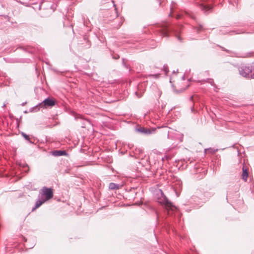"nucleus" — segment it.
I'll return each mask as SVG.
<instances>
[{"mask_svg": "<svg viewBox=\"0 0 254 254\" xmlns=\"http://www.w3.org/2000/svg\"><path fill=\"white\" fill-rule=\"evenodd\" d=\"M56 104V100L53 98L48 97L44 100L38 105L31 108L30 109L31 112H36L39 110L40 108H47L52 107Z\"/></svg>", "mask_w": 254, "mask_h": 254, "instance_id": "nucleus-1", "label": "nucleus"}, {"mask_svg": "<svg viewBox=\"0 0 254 254\" xmlns=\"http://www.w3.org/2000/svg\"><path fill=\"white\" fill-rule=\"evenodd\" d=\"M160 191L161 196L158 198V202L164 206L165 209L168 211V215H170L171 211H175L177 208L167 199L161 190Z\"/></svg>", "mask_w": 254, "mask_h": 254, "instance_id": "nucleus-2", "label": "nucleus"}, {"mask_svg": "<svg viewBox=\"0 0 254 254\" xmlns=\"http://www.w3.org/2000/svg\"><path fill=\"white\" fill-rule=\"evenodd\" d=\"M207 195L208 193L207 192L202 193L200 190L197 191L195 192V195L191 197L190 202H192L193 201L196 205H200V203L204 202L206 200L208 197Z\"/></svg>", "mask_w": 254, "mask_h": 254, "instance_id": "nucleus-3", "label": "nucleus"}, {"mask_svg": "<svg viewBox=\"0 0 254 254\" xmlns=\"http://www.w3.org/2000/svg\"><path fill=\"white\" fill-rule=\"evenodd\" d=\"M239 73L244 77L254 78V70H253L249 66L242 65L239 67Z\"/></svg>", "mask_w": 254, "mask_h": 254, "instance_id": "nucleus-4", "label": "nucleus"}, {"mask_svg": "<svg viewBox=\"0 0 254 254\" xmlns=\"http://www.w3.org/2000/svg\"><path fill=\"white\" fill-rule=\"evenodd\" d=\"M160 34L162 37H168L170 31H173L177 33L179 32V30H175L173 27H171L168 24H165L163 27L160 29Z\"/></svg>", "mask_w": 254, "mask_h": 254, "instance_id": "nucleus-5", "label": "nucleus"}, {"mask_svg": "<svg viewBox=\"0 0 254 254\" xmlns=\"http://www.w3.org/2000/svg\"><path fill=\"white\" fill-rule=\"evenodd\" d=\"M156 130L155 128H152L151 129L148 128H145L144 127H142L140 126H137L135 128V131L136 132H137L138 133H140L144 135H149L152 133H155Z\"/></svg>", "mask_w": 254, "mask_h": 254, "instance_id": "nucleus-6", "label": "nucleus"}, {"mask_svg": "<svg viewBox=\"0 0 254 254\" xmlns=\"http://www.w3.org/2000/svg\"><path fill=\"white\" fill-rule=\"evenodd\" d=\"M43 194L45 196V198L44 199L46 201L51 199L53 197V191L51 188H48L44 187L42 189Z\"/></svg>", "mask_w": 254, "mask_h": 254, "instance_id": "nucleus-7", "label": "nucleus"}, {"mask_svg": "<svg viewBox=\"0 0 254 254\" xmlns=\"http://www.w3.org/2000/svg\"><path fill=\"white\" fill-rule=\"evenodd\" d=\"M53 155L55 156H61L66 155L67 153L64 150H55L53 152Z\"/></svg>", "mask_w": 254, "mask_h": 254, "instance_id": "nucleus-8", "label": "nucleus"}, {"mask_svg": "<svg viewBox=\"0 0 254 254\" xmlns=\"http://www.w3.org/2000/svg\"><path fill=\"white\" fill-rule=\"evenodd\" d=\"M46 201L44 199L38 200L35 203V206L34 208H32V211L35 209L37 208L40 207L43 203H44Z\"/></svg>", "mask_w": 254, "mask_h": 254, "instance_id": "nucleus-9", "label": "nucleus"}, {"mask_svg": "<svg viewBox=\"0 0 254 254\" xmlns=\"http://www.w3.org/2000/svg\"><path fill=\"white\" fill-rule=\"evenodd\" d=\"M120 186L118 184L110 183L109 185V189L111 190H117L119 189Z\"/></svg>", "mask_w": 254, "mask_h": 254, "instance_id": "nucleus-10", "label": "nucleus"}, {"mask_svg": "<svg viewBox=\"0 0 254 254\" xmlns=\"http://www.w3.org/2000/svg\"><path fill=\"white\" fill-rule=\"evenodd\" d=\"M242 179L245 181L248 177V172L246 169L244 167L243 168V173H242Z\"/></svg>", "mask_w": 254, "mask_h": 254, "instance_id": "nucleus-11", "label": "nucleus"}, {"mask_svg": "<svg viewBox=\"0 0 254 254\" xmlns=\"http://www.w3.org/2000/svg\"><path fill=\"white\" fill-rule=\"evenodd\" d=\"M21 135L24 138L25 140L28 141L31 144H34V142H33L30 138L29 137V135L26 134L25 133L22 132L21 133Z\"/></svg>", "mask_w": 254, "mask_h": 254, "instance_id": "nucleus-12", "label": "nucleus"}, {"mask_svg": "<svg viewBox=\"0 0 254 254\" xmlns=\"http://www.w3.org/2000/svg\"><path fill=\"white\" fill-rule=\"evenodd\" d=\"M217 151H218L217 149H215V148H213L210 147L209 148L205 149H204V153H206L208 152H209L211 154H213V153H215L216 152H217Z\"/></svg>", "mask_w": 254, "mask_h": 254, "instance_id": "nucleus-13", "label": "nucleus"}, {"mask_svg": "<svg viewBox=\"0 0 254 254\" xmlns=\"http://www.w3.org/2000/svg\"><path fill=\"white\" fill-rule=\"evenodd\" d=\"M194 29L196 30L197 33H199L204 30L203 27L201 24H199L198 26L195 27Z\"/></svg>", "mask_w": 254, "mask_h": 254, "instance_id": "nucleus-14", "label": "nucleus"}, {"mask_svg": "<svg viewBox=\"0 0 254 254\" xmlns=\"http://www.w3.org/2000/svg\"><path fill=\"white\" fill-rule=\"evenodd\" d=\"M160 73H156V74H150L148 75V77H153L155 79H158L160 77Z\"/></svg>", "mask_w": 254, "mask_h": 254, "instance_id": "nucleus-15", "label": "nucleus"}, {"mask_svg": "<svg viewBox=\"0 0 254 254\" xmlns=\"http://www.w3.org/2000/svg\"><path fill=\"white\" fill-rule=\"evenodd\" d=\"M162 70L164 71L166 75H167L169 71L168 66L167 64L164 65Z\"/></svg>", "mask_w": 254, "mask_h": 254, "instance_id": "nucleus-16", "label": "nucleus"}, {"mask_svg": "<svg viewBox=\"0 0 254 254\" xmlns=\"http://www.w3.org/2000/svg\"><path fill=\"white\" fill-rule=\"evenodd\" d=\"M205 82L210 83L212 86H214V82L212 79L211 78H208L205 80Z\"/></svg>", "mask_w": 254, "mask_h": 254, "instance_id": "nucleus-17", "label": "nucleus"}, {"mask_svg": "<svg viewBox=\"0 0 254 254\" xmlns=\"http://www.w3.org/2000/svg\"><path fill=\"white\" fill-rule=\"evenodd\" d=\"M253 54L252 53H247L245 55H243V56H238L237 54H236V56L237 57H243V58H245V57H248L249 56H251V55Z\"/></svg>", "mask_w": 254, "mask_h": 254, "instance_id": "nucleus-18", "label": "nucleus"}, {"mask_svg": "<svg viewBox=\"0 0 254 254\" xmlns=\"http://www.w3.org/2000/svg\"><path fill=\"white\" fill-rule=\"evenodd\" d=\"M184 13H185V14L187 15V16H190V17H191L193 19H194V17H193V15L192 13H190V12H187V11H185L184 12Z\"/></svg>", "mask_w": 254, "mask_h": 254, "instance_id": "nucleus-19", "label": "nucleus"}, {"mask_svg": "<svg viewBox=\"0 0 254 254\" xmlns=\"http://www.w3.org/2000/svg\"><path fill=\"white\" fill-rule=\"evenodd\" d=\"M74 118L76 120L78 119H82V117L81 115H78V114H74Z\"/></svg>", "mask_w": 254, "mask_h": 254, "instance_id": "nucleus-20", "label": "nucleus"}, {"mask_svg": "<svg viewBox=\"0 0 254 254\" xmlns=\"http://www.w3.org/2000/svg\"><path fill=\"white\" fill-rule=\"evenodd\" d=\"M125 61V60L124 59H123V64L127 69H129L128 66L126 64Z\"/></svg>", "mask_w": 254, "mask_h": 254, "instance_id": "nucleus-21", "label": "nucleus"}, {"mask_svg": "<svg viewBox=\"0 0 254 254\" xmlns=\"http://www.w3.org/2000/svg\"><path fill=\"white\" fill-rule=\"evenodd\" d=\"M183 16V14L182 13V14H178L176 15V18L177 19H179V18H182V17Z\"/></svg>", "mask_w": 254, "mask_h": 254, "instance_id": "nucleus-22", "label": "nucleus"}, {"mask_svg": "<svg viewBox=\"0 0 254 254\" xmlns=\"http://www.w3.org/2000/svg\"><path fill=\"white\" fill-rule=\"evenodd\" d=\"M120 58V56L118 55L113 56V58L114 59H118Z\"/></svg>", "mask_w": 254, "mask_h": 254, "instance_id": "nucleus-23", "label": "nucleus"}, {"mask_svg": "<svg viewBox=\"0 0 254 254\" xmlns=\"http://www.w3.org/2000/svg\"><path fill=\"white\" fill-rule=\"evenodd\" d=\"M177 37L178 39L180 42H181V41H182V38H181V37L180 36L177 35Z\"/></svg>", "mask_w": 254, "mask_h": 254, "instance_id": "nucleus-24", "label": "nucleus"}, {"mask_svg": "<svg viewBox=\"0 0 254 254\" xmlns=\"http://www.w3.org/2000/svg\"><path fill=\"white\" fill-rule=\"evenodd\" d=\"M191 203H193L194 204L196 205L195 206H194V207H197V205H198V206L199 205H196V204H195V203H194V201H192V202H191ZM199 205H200V206H201V203H200V204Z\"/></svg>", "mask_w": 254, "mask_h": 254, "instance_id": "nucleus-25", "label": "nucleus"}, {"mask_svg": "<svg viewBox=\"0 0 254 254\" xmlns=\"http://www.w3.org/2000/svg\"><path fill=\"white\" fill-rule=\"evenodd\" d=\"M191 203H193L194 204L196 205L195 206H194V207H197V205H198V206L199 205H196V204H195V203H194V201H192V202H191ZM199 205H200V206H201V203H200V204Z\"/></svg>", "mask_w": 254, "mask_h": 254, "instance_id": "nucleus-26", "label": "nucleus"}, {"mask_svg": "<svg viewBox=\"0 0 254 254\" xmlns=\"http://www.w3.org/2000/svg\"><path fill=\"white\" fill-rule=\"evenodd\" d=\"M191 111L192 112H193L194 111L193 107H191Z\"/></svg>", "mask_w": 254, "mask_h": 254, "instance_id": "nucleus-27", "label": "nucleus"}, {"mask_svg": "<svg viewBox=\"0 0 254 254\" xmlns=\"http://www.w3.org/2000/svg\"><path fill=\"white\" fill-rule=\"evenodd\" d=\"M26 103H27L26 102L22 103L21 104V106H24Z\"/></svg>", "mask_w": 254, "mask_h": 254, "instance_id": "nucleus-28", "label": "nucleus"}, {"mask_svg": "<svg viewBox=\"0 0 254 254\" xmlns=\"http://www.w3.org/2000/svg\"><path fill=\"white\" fill-rule=\"evenodd\" d=\"M135 190V189L133 188H131L130 189V191H132V190Z\"/></svg>", "mask_w": 254, "mask_h": 254, "instance_id": "nucleus-29", "label": "nucleus"}, {"mask_svg": "<svg viewBox=\"0 0 254 254\" xmlns=\"http://www.w3.org/2000/svg\"><path fill=\"white\" fill-rule=\"evenodd\" d=\"M5 107V104H4L2 106V108H4Z\"/></svg>", "mask_w": 254, "mask_h": 254, "instance_id": "nucleus-30", "label": "nucleus"}, {"mask_svg": "<svg viewBox=\"0 0 254 254\" xmlns=\"http://www.w3.org/2000/svg\"><path fill=\"white\" fill-rule=\"evenodd\" d=\"M242 33V32H236L235 34H240V33Z\"/></svg>", "mask_w": 254, "mask_h": 254, "instance_id": "nucleus-31", "label": "nucleus"}, {"mask_svg": "<svg viewBox=\"0 0 254 254\" xmlns=\"http://www.w3.org/2000/svg\"><path fill=\"white\" fill-rule=\"evenodd\" d=\"M224 51L227 52L228 53H229V50H224Z\"/></svg>", "mask_w": 254, "mask_h": 254, "instance_id": "nucleus-32", "label": "nucleus"}, {"mask_svg": "<svg viewBox=\"0 0 254 254\" xmlns=\"http://www.w3.org/2000/svg\"><path fill=\"white\" fill-rule=\"evenodd\" d=\"M182 79H183V80L185 79V76L184 75L182 77Z\"/></svg>", "mask_w": 254, "mask_h": 254, "instance_id": "nucleus-33", "label": "nucleus"}, {"mask_svg": "<svg viewBox=\"0 0 254 254\" xmlns=\"http://www.w3.org/2000/svg\"><path fill=\"white\" fill-rule=\"evenodd\" d=\"M192 98H193V97H192V96H191V97H190V99L191 100H192Z\"/></svg>", "mask_w": 254, "mask_h": 254, "instance_id": "nucleus-34", "label": "nucleus"}, {"mask_svg": "<svg viewBox=\"0 0 254 254\" xmlns=\"http://www.w3.org/2000/svg\"><path fill=\"white\" fill-rule=\"evenodd\" d=\"M135 94H136V95H137V94H138V93H137V92H135Z\"/></svg>", "mask_w": 254, "mask_h": 254, "instance_id": "nucleus-35", "label": "nucleus"}, {"mask_svg": "<svg viewBox=\"0 0 254 254\" xmlns=\"http://www.w3.org/2000/svg\"><path fill=\"white\" fill-rule=\"evenodd\" d=\"M169 16H172L171 13H170Z\"/></svg>", "mask_w": 254, "mask_h": 254, "instance_id": "nucleus-36", "label": "nucleus"}, {"mask_svg": "<svg viewBox=\"0 0 254 254\" xmlns=\"http://www.w3.org/2000/svg\"><path fill=\"white\" fill-rule=\"evenodd\" d=\"M231 33H235V31H232Z\"/></svg>", "mask_w": 254, "mask_h": 254, "instance_id": "nucleus-37", "label": "nucleus"}, {"mask_svg": "<svg viewBox=\"0 0 254 254\" xmlns=\"http://www.w3.org/2000/svg\"><path fill=\"white\" fill-rule=\"evenodd\" d=\"M229 193V191H227V195H228V193Z\"/></svg>", "mask_w": 254, "mask_h": 254, "instance_id": "nucleus-38", "label": "nucleus"}]
</instances>
